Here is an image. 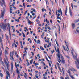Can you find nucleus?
<instances>
[{
    "mask_svg": "<svg viewBox=\"0 0 79 79\" xmlns=\"http://www.w3.org/2000/svg\"><path fill=\"white\" fill-rule=\"evenodd\" d=\"M6 26L7 27L8 30H9L10 31L11 28V27H10V23H8L7 24H6Z\"/></svg>",
    "mask_w": 79,
    "mask_h": 79,
    "instance_id": "nucleus-7",
    "label": "nucleus"
},
{
    "mask_svg": "<svg viewBox=\"0 0 79 79\" xmlns=\"http://www.w3.org/2000/svg\"><path fill=\"white\" fill-rule=\"evenodd\" d=\"M21 48H23H23H24V47H23V45H21Z\"/></svg>",
    "mask_w": 79,
    "mask_h": 79,
    "instance_id": "nucleus-46",
    "label": "nucleus"
},
{
    "mask_svg": "<svg viewBox=\"0 0 79 79\" xmlns=\"http://www.w3.org/2000/svg\"><path fill=\"white\" fill-rule=\"evenodd\" d=\"M69 13L70 15L71 16H72V12H71V9H69Z\"/></svg>",
    "mask_w": 79,
    "mask_h": 79,
    "instance_id": "nucleus-23",
    "label": "nucleus"
},
{
    "mask_svg": "<svg viewBox=\"0 0 79 79\" xmlns=\"http://www.w3.org/2000/svg\"><path fill=\"white\" fill-rule=\"evenodd\" d=\"M76 31L77 32H78V33H79V30H78L77 29H76Z\"/></svg>",
    "mask_w": 79,
    "mask_h": 79,
    "instance_id": "nucleus-55",
    "label": "nucleus"
},
{
    "mask_svg": "<svg viewBox=\"0 0 79 79\" xmlns=\"http://www.w3.org/2000/svg\"><path fill=\"white\" fill-rule=\"evenodd\" d=\"M15 21H17V22H19V19H16L15 20Z\"/></svg>",
    "mask_w": 79,
    "mask_h": 79,
    "instance_id": "nucleus-32",
    "label": "nucleus"
},
{
    "mask_svg": "<svg viewBox=\"0 0 79 79\" xmlns=\"http://www.w3.org/2000/svg\"><path fill=\"white\" fill-rule=\"evenodd\" d=\"M24 76L25 79L27 78V75L26 74V73H25L24 74Z\"/></svg>",
    "mask_w": 79,
    "mask_h": 79,
    "instance_id": "nucleus-15",
    "label": "nucleus"
},
{
    "mask_svg": "<svg viewBox=\"0 0 79 79\" xmlns=\"http://www.w3.org/2000/svg\"><path fill=\"white\" fill-rule=\"evenodd\" d=\"M0 76L1 77H3V75L2 73H0Z\"/></svg>",
    "mask_w": 79,
    "mask_h": 79,
    "instance_id": "nucleus-33",
    "label": "nucleus"
},
{
    "mask_svg": "<svg viewBox=\"0 0 79 79\" xmlns=\"http://www.w3.org/2000/svg\"><path fill=\"white\" fill-rule=\"evenodd\" d=\"M70 76L72 78V79H75L74 78V77H73V76L72 75H70Z\"/></svg>",
    "mask_w": 79,
    "mask_h": 79,
    "instance_id": "nucleus-27",
    "label": "nucleus"
},
{
    "mask_svg": "<svg viewBox=\"0 0 79 79\" xmlns=\"http://www.w3.org/2000/svg\"><path fill=\"white\" fill-rule=\"evenodd\" d=\"M27 53V52H26V50H25V51L23 52V53Z\"/></svg>",
    "mask_w": 79,
    "mask_h": 79,
    "instance_id": "nucleus-50",
    "label": "nucleus"
},
{
    "mask_svg": "<svg viewBox=\"0 0 79 79\" xmlns=\"http://www.w3.org/2000/svg\"><path fill=\"white\" fill-rule=\"evenodd\" d=\"M27 11H28L27 10L25 11V13H24V15H26V13H27Z\"/></svg>",
    "mask_w": 79,
    "mask_h": 79,
    "instance_id": "nucleus-53",
    "label": "nucleus"
},
{
    "mask_svg": "<svg viewBox=\"0 0 79 79\" xmlns=\"http://www.w3.org/2000/svg\"><path fill=\"white\" fill-rule=\"evenodd\" d=\"M15 53V51L10 52V58L11 60H13L14 61V58H13V54Z\"/></svg>",
    "mask_w": 79,
    "mask_h": 79,
    "instance_id": "nucleus-2",
    "label": "nucleus"
},
{
    "mask_svg": "<svg viewBox=\"0 0 79 79\" xmlns=\"http://www.w3.org/2000/svg\"><path fill=\"white\" fill-rule=\"evenodd\" d=\"M27 65L29 66V62H27Z\"/></svg>",
    "mask_w": 79,
    "mask_h": 79,
    "instance_id": "nucleus-48",
    "label": "nucleus"
},
{
    "mask_svg": "<svg viewBox=\"0 0 79 79\" xmlns=\"http://www.w3.org/2000/svg\"><path fill=\"white\" fill-rule=\"evenodd\" d=\"M15 2H13V4H12V6H14V5H15Z\"/></svg>",
    "mask_w": 79,
    "mask_h": 79,
    "instance_id": "nucleus-56",
    "label": "nucleus"
},
{
    "mask_svg": "<svg viewBox=\"0 0 79 79\" xmlns=\"http://www.w3.org/2000/svg\"><path fill=\"white\" fill-rule=\"evenodd\" d=\"M58 67V68H59V70H60V71L61 72V73H62V71H61V69L60 68V67Z\"/></svg>",
    "mask_w": 79,
    "mask_h": 79,
    "instance_id": "nucleus-39",
    "label": "nucleus"
},
{
    "mask_svg": "<svg viewBox=\"0 0 79 79\" xmlns=\"http://www.w3.org/2000/svg\"><path fill=\"white\" fill-rule=\"evenodd\" d=\"M5 57L6 58H4L5 63H9V62L8 61V57L6 55H5Z\"/></svg>",
    "mask_w": 79,
    "mask_h": 79,
    "instance_id": "nucleus-5",
    "label": "nucleus"
},
{
    "mask_svg": "<svg viewBox=\"0 0 79 79\" xmlns=\"http://www.w3.org/2000/svg\"><path fill=\"white\" fill-rule=\"evenodd\" d=\"M49 66H50V67H51V66H52V65H51V64L50 63H49Z\"/></svg>",
    "mask_w": 79,
    "mask_h": 79,
    "instance_id": "nucleus-61",
    "label": "nucleus"
},
{
    "mask_svg": "<svg viewBox=\"0 0 79 79\" xmlns=\"http://www.w3.org/2000/svg\"><path fill=\"white\" fill-rule=\"evenodd\" d=\"M3 55V53H2V51H0V57L2 56V55Z\"/></svg>",
    "mask_w": 79,
    "mask_h": 79,
    "instance_id": "nucleus-24",
    "label": "nucleus"
},
{
    "mask_svg": "<svg viewBox=\"0 0 79 79\" xmlns=\"http://www.w3.org/2000/svg\"><path fill=\"white\" fill-rule=\"evenodd\" d=\"M40 49L42 50H44V49L43 48V47H42V46H40Z\"/></svg>",
    "mask_w": 79,
    "mask_h": 79,
    "instance_id": "nucleus-25",
    "label": "nucleus"
},
{
    "mask_svg": "<svg viewBox=\"0 0 79 79\" xmlns=\"http://www.w3.org/2000/svg\"><path fill=\"white\" fill-rule=\"evenodd\" d=\"M15 71L13 73V77H15Z\"/></svg>",
    "mask_w": 79,
    "mask_h": 79,
    "instance_id": "nucleus-34",
    "label": "nucleus"
},
{
    "mask_svg": "<svg viewBox=\"0 0 79 79\" xmlns=\"http://www.w3.org/2000/svg\"><path fill=\"white\" fill-rule=\"evenodd\" d=\"M47 23L48 24V25H49V24H50V23L49 22V21L48 20L47 21Z\"/></svg>",
    "mask_w": 79,
    "mask_h": 79,
    "instance_id": "nucleus-42",
    "label": "nucleus"
},
{
    "mask_svg": "<svg viewBox=\"0 0 79 79\" xmlns=\"http://www.w3.org/2000/svg\"><path fill=\"white\" fill-rule=\"evenodd\" d=\"M19 13H20V12H19V10H18V14H19Z\"/></svg>",
    "mask_w": 79,
    "mask_h": 79,
    "instance_id": "nucleus-64",
    "label": "nucleus"
},
{
    "mask_svg": "<svg viewBox=\"0 0 79 79\" xmlns=\"http://www.w3.org/2000/svg\"><path fill=\"white\" fill-rule=\"evenodd\" d=\"M2 25H0L1 27H2L3 30L5 31L6 30V25L5 24H3V22L1 23Z\"/></svg>",
    "mask_w": 79,
    "mask_h": 79,
    "instance_id": "nucleus-3",
    "label": "nucleus"
},
{
    "mask_svg": "<svg viewBox=\"0 0 79 79\" xmlns=\"http://www.w3.org/2000/svg\"><path fill=\"white\" fill-rule=\"evenodd\" d=\"M31 7V5H27V7L28 8V7Z\"/></svg>",
    "mask_w": 79,
    "mask_h": 79,
    "instance_id": "nucleus-40",
    "label": "nucleus"
},
{
    "mask_svg": "<svg viewBox=\"0 0 79 79\" xmlns=\"http://www.w3.org/2000/svg\"><path fill=\"white\" fill-rule=\"evenodd\" d=\"M43 79H47V77H44L43 78Z\"/></svg>",
    "mask_w": 79,
    "mask_h": 79,
    "instance_id": "nucleus-57",
    "label": "nucleus"
},
{
    "mask_svg": "<svg viewBox=\"0 0 79 79\" xmlns=\"http://www.w3.org/2000/svg\"><path fill=\"white\" fill-rule=\"evenodd\" d=\"M24 50H28V48L27 47H26L24 48Z\"/></svg>",
    "mask_w": 79,
    "mask_h": 79,
    "instance_id": "nucleus-44",
    "label": "nucleus"
},
{
    "mask_svg": "<svg viewBox=\"0 0 79 79\" xmlns=\"http://www.w3.org/2000/svg\"><path fill=\"white\" fill-rule=\"evenodd\" d=\"M47 28H48V29L49 30H51V28H50V27L48 26L47 27Z\"/></svg>",
    "mask_w": 79,
    "mask_h": 79,
    "instance_id": "nucleus-38",
    "label": "nucleus"
},
{
    "mask_svg": "<svg viewBox=\"0 0 79 79\" xmlns=\"http://www.w3.org/2000/svg\"><path fill=\"white\" fill-rule=\"evenodd\" d=\"M5 64H6V66H7V69L8 70V69H9L8 68H9V66H10L9 65V63H5Z\"/></svg>",
    "mask_w": 79,
    "mask_h": 79,
    "instance_id": "nucleus-14",
    "label": "nucleus"
},
{
    "mask_svg": "<svg viewBox=\"0 0 79 79\" xmlns=\"http://www.w3.org/2000/svg\"><path fill=\"white\" fill-rule=\"evenodd\" d=\"M71 53H72V55H73V56H74V54L73 53V52L72 51H71Z\"/></svg>",
    "mask_w": 79,
    "mask_h": 79,
    "instance_id": "nucleus-51",
    "label": "nucleus"
},
{
    "mask_svg": "<svg viewBox=\"0 0 79 79\" xmlns=\"http://www.w3.org/2000/svg\"><path fill=\"white\" fill-rule=\"evenodd\" d=\"M65 56H66V58H68V59H69V58H70V57H69L68 56L65 55Z\"/></svg>",
    "mask_w": 79,
    "mask_h": 79,
    "instance_id": "nucleus-36",
    "label": "nucleus"
},
{
    "mask_svg": "<svg viewBox=\"0 0 79 79\" xmlns=\"http://www.w3.org/2000/svg\"><path fill=\"white\" fill-rule=\"evenodd\" d=\"M62 71L63 72H64V68L62 67Z\"/></svg>",
    "mask_w": 79,
    "mask_h": 79,
    "instance_id": "nucleus-37",
    "label": "nucleus"
},
{
    "mask_svg": "<svg viewBox=\"0 0 79 79\" xmlns=\"http://www.w3.org/2000/svg\"><path fill=\"white\" fill-rule=\"evenodd\" d=\"M61 58L62 59V61L63 63H65V61L64 60V59L63 58V56H62V55L61 54L60 55Z\"/></svg>",
    "mask_w": 79,
    "mask_h": 79,
    "instance_id": "nucleus-10",
    "label": "nucleus"
},
{
    "mask_svg": "<svg viewBox=\"0 0 79 79\" xmlns=\"http://www.w3.org/2000/svg\"><path fill=\"white\" fill-rule=\"evenodd\" d=\"M16 73H17V74H19V71L18 70V69L16 70Z\"/></svg>",
    "mask_w": 79,
    "mask_h": 79,
    "instance_id": "nucleus-21",
    "label": "nucleus"
},
{
    "mask_svg": "<svg viewBox=\"0 0 79 79\" xmlns=\"http://www.w3.org/2000/svg\"><path fill=\"white\" fill-rule=\"evenodd\" d=\"M56 63H57V64L58 65V67H59V66H60V64H59V63L57 62Z\"/></svg>",
    "mask_w": 79,
    "mask_h": 79,
    "instance_id": "nucleus-52",
    "label": "nucleus"
},
{
    "mask_svg": "<svg viewBox=\"0 0 79 79\" xmlns=\"http://www.w3.org/2000/svg\"><path fill=\"white\" fill-rule=\"evenodd\" d=\"M23 6H24V8H25V3H23Z\"/></svg>",
    "mask_w": 79,
    "mask_h": 79,
    "instance_id": "nucleus-54",
    "label": "nucleus"
},
{
    "mask_svg": "<svg viewBox=\"0 0 79 79\" xmlns=\"http://www.w3.org/2000/svg\"><path fill=\"white\" fill-rule=\"evenodd\" d=\"M23 37H25V34H24V33H23Z\"/></svg>",
    "mask_w": 79,
    "mask_h": 79,
    "instance_id": "nucleus-60",
    "label": "nucleus"
},
{
    "mask_svg": "<svg viewBox=\"0 0 79 79\" xmlns=\"http://www.w3.org/2000/svg\"><path fill=\"white\" fill-rule=\"evenodd\" d=\"M37 44H40V41L39 40H38L37 41Z\"/></svg>",
    "mask_w": 79,
    "mask_h": 79,
    "instance_id": "nucleus-28",
    "label": "nucleus"
},
{
    "mask_svg": "<svg viewBox=\"0 0 79 79\" xmlns=\"http://www.w3.org/2000/svg\"><path fill=\"white\" fill-rule=\"evenodd\" d=\"M0 42H2V37H0Z\"/></svg>",
    "mask_w": 79,
    "mask_h": 79,
    "instance_id": "nucleus-49",
    "label": "nucleus"
},
{
    "mask_svg": "<svg viewBox=\"0 0 79 79\" xmlns=\"http://www.w3.org/2000/svg\"><path fill=\"white\" fill-rule=\"evenodd\" d=\"M9 32V35H10V36H11V33H10V30H8Z\"/></svg>",
    "mask_w": 79,
    "mask_h": 79,
    "instance_id": "nucleus-45",
    "label": "nucleus"
},
{
    "mask_svg": "<svg viewBox=\"0 0 79 79\" xmlns=\"http://www.w3.org/2000/svg\"><path fill=\"white\" fill-rule=\"evenodd\" d=\"M5 55H8V52H7V51H6V50H5Z\"/></svg>",
    "mask_w": 79,
    "mask_h": 79,
    "instance_id": "nucleus-17",
    "label": "nucleus"
},
{
    "mask_svg": "<svg viewBox=\"0 0 79 79\" xmlns=\"http://www.w3.org/2000/svg\"><path fill=\"white\" fill-rule=\"evenodd\" d=\"M57 19H59L60 20V21L61 20V17H59L58 16H57Z\"/></svg>",
    "mask_w": 79,
    "mask_h": 79,
    "instance_id": "nucleus-22",
    "label": "nucleus"
},
{
    "mask_svg": "<svg viewBox=\"0 0 79 79\" xmlns=\"http://www.w3.org/2000/svg\"><path fill=\"white\" fill-rule=\"evenodd\" d=\"M6 20H7V19H5L4 21V23H5V22H6Z\"/></svg>",
    "mask_w": 79,
    "mask_h": 79,
    "instance_id": "nucleus-47",
    "label": "nucleus"
},
{
    "mask_svg": "<svg viewBox=\"0 0 79 79\" xmlns=\"http://www.w3.org/2000/svg\"><path fill=\"white\" fill-rule=\"evenodd\" d=\"M54 48H55V50L56 51V52H58V54H57V56L58 58H59V59L60 61H61V59H60V51L59 50V48H58V47L57 48V50L56 48V47H55Z\"/></svg>",
    "mask_w": 79,
    "mask_h": 79,
    "instance_id": "nucleus-1",
    "label": "nucleus"
},
{
    "mask_svg": "<svg viewBox=\"0 0 79 79\" xmlns=\"http://www.w3.org/2000/svg\"><path fill=\"white\" fill-rule=\"evenodd\" d=\"M51 54H53V53L55 52V51H54V50L53 49L52 50H51Z\"/></svg>",
    "mask_w": 79,
    "mask_h": 79,
    "instance_id": "nucleus-19",
    "label": "nucleus"
},
{
    "mask_svg": "<svg viewBox=\"0 0 79 79\" xmlns=\"http://www.w3.org/2000/svg\"><path fill=\"white\" fill-rule=\"evenodd\" d=\"M31 10H32L34 12H35V10L34 9L32 8L31 9Z\"/></svg>",
    "mask_w": 79,
    "mask_h": 79,
    "instance_id": "nucleus-29",
    "label": "nucleus"
},
{
    "mask_svg": "<svg viewBox=\"0 0 79 79\" xmlns=\"http://www.w3.org/2000/svg\"><path fill=\"white\" fill-rule=\"evenodd\" d=\"M26 55H27L26 53L24 54H23V56H26Z\"/></svg>",
    "mask_w": 79,
    "mask_h": 79,
    "instance_id": "nucleus-62",
    "label": "nucleus"
},
{
    "mask_svg": "<svg viewBox=\"0 0 79 79\" xmlns=\"http://www.w3.org/2000/svg\"><path fill=\"white\" fill-rule=\"evenodd\" d=\"M46 58L48 62H50V61H49V60H48V59L47 58V57H46Z\"/></svg>",
    "mask_w": 79,
    "mask_h": 79,
    "instance_id": "nucleus-43",
    "label": "nucleus"
},
{
    "mask_svg": "<svg viewBox=\"0 0 79 79\" xmlns=\"http://www.w3.org/2000/svg\"><path fill=\"white\" fill-rule=\"evenodd\" d=\"M33 61V59H32L30 61V63L31 64H32V62Z\"/></svg>",
    "mask_w": 79,
    "mask_h": 79,
    "instance_id": "nucleus-30",
    "label": "nucleus"
},
{
    "mask_svg": "<svg viewBox=\"0 0 79 79\" xmlns=\"http://www.w3.org/2000/svg\"><path fill=\"white\" fill-rule=\"evenodd\" d=\"M5 36H6V38L7 39V40H8V35H6V34H5Z\"/></svg>",
    "mask_w": 79,
    "mask_h": 79,
    "instance_id": "nucleus-26",
    "label": "nucleus"
},
{
    "mask_svg": "<svg viewBox=\"0 0 79 79\" xmlns=\"http://www.w3.org/2000/svg\"><path fill=\"white\" fill-rule=\"evenodd\" d=\"M6 74H7V75L6 77V79H8V77H10V73L8 71H6Z\"/></svg>",
    "mask_w": 79,
    "mask_h": 79,
    "instance_id": "nucleus-9",
    "label": "nucleus"
},
{
    "mask_svg": "<svg viewBox=\"0 0 79 79\" xmlns=\"http://www.w3.org/2000/svg\"><path fill=\"white\" fill-rule=\"evenodd\" d=\"M15 55H17V51H16L15 52Z\"/></svg>",
    "mask_w": 79,
    "mask_h": 79,
    "instance_id": "nucleus-58",
    "label": "nucleus"
},
{
    "mask_svg": "<svg viewBox=\"0 0 79 79\" xmlns=\"http://www.w3.org/2000/svg\"><path fill=\"white\" fill-rule=\"evenodd\" d=\"M67 73H69L70 76L71 75V71H69V70L68 71Z\"/></svg>",
    "mask_w": 79,
    "mask_h": 79,
    "instance_id": "nucleus-18",
    "label": "nucleus"
},
{
    "mask_svg": "<svg viewBox=\"0 0 79 79\" xmlns=\"http://www.w3.org/2000/svg\"><path fill=\"white\" fill-rule=\"evenodd\" d=\"M0 0V3H1V5L2 6H3V5L5 6V2L4 1V0Z\"/></svg>",
    "mask_w": 79,
    "mask_h": 79,
    "instance_id": "nucleus-4",
    "label": "nucleus"
},
{
    "mask_svg": "<svg viewBox=\"0 0 79 79\" xmlns=\"http://www.w3.org/2000/svg\"><path fill=\"white\" fill-rule=\"evenodd\" d=\"M51 2H52V5H53L54 4H53V1H52Z\"/></svg>",
    "mask_w": 79,
    "mask_h": 79,
    "instance_id": "nucleus-59",
    "label": "nucleus"
},
{
    "mask_svg": "<svg viewBox=\"0 0 79 79\" xmlns=\"http://www.w3.org/2000/svg\"><path fill=\"white\" fill-rule=\"evenodd\" d=\"M37 65H39V63H36L35 64V66H37Z\"/></svg>",
    "mask_w": 79,
    "mask_h": 79,
    "instance_id": "nucleus-35",
    "label": "nucleus"
},
{
    "mask_svg": "<svg viewBox=\"0 0 79 79\" xmlns=\"http://www.w3.org/2000/svg\"><path fill=\"white\" fill-rule=\"evenodd\" d=\"M75 64H76V67H77V68H78V69H79V64H77V62L75 61Z\"/></svg>",
    "mask_w": 79,
    "mask_h": 79,
    "instance_id": "nucleus-12",
    "label": "nucleus"
},
{
    "mask_svg": "<svg viewBox=\"0 0 79 79\" xmlns=\"http://www.w3.org/2000/svg\"><path fill=\"white\" fill-rule=\"evenodd\" d=\"M71 6L72 8V9L73 10L74 9V8H73V3H71Z\"/></svg>",
    "mask_w": 79,
    "mask_h": 79,
    "instance_id": "nucleus-41",
    "label": "nucleus"
},
{
    "mask_svg": "<svg viewBox=\"0 0 79 79\" xmlns=\"http://www.w3.org/2000/svg\"><path fill=\"white\" fill-rule=\"evenodd\" d=\"M28 22L29 23V24H32V23H33L32 22H31V21H30V20H29L28 19Z\"/></svg>",
    "mask_w": 79,
    "mask_h": 79,
    "instance_id": "nucleus-20",
    "label": "nucleus"
},
{
    "mask_svg": "<svg viewBox=\"0 0 79 79\" xmlns=\"http://www.w3.org/2000/svg\"><path fill=\"white\" fill-rule=\"evenodd\" d=\"M51 74H53V71L52 69H51Z\"/></svg>",
    "mask_w": 79,
    "mask_h": 79,
    "instance_id": "nucleus-63",
    "label": "nucleus"
},
{
    "mask_svg": "<svg viewBox=\"0 0 79 79\" xmlns=\"http://www.w3.org/2000/svg\"><path fill=\"white\" fill-rule=\"evenodd\" d=\"M59 26V28H58V32H59V34H60V25H58Z\"/></svg>",
    "mask_w": 79,
    "mask_h": 79,
    "instance_id": "nucleus-16",
    "label": "nucleus"
},
{
    "mask_svg": "<svg viewBox=\"0 0 79 79\" xmlns=\"http://www.w3.org/2000/svg\"><path fill=\"white\" fill-rule=\"evenodd\" d=\"M70 70L71 71H76V70L74 68H73V67H71V68L70 69Z\"/></svg>",
    "mask_w": 79,
    "mask_h": 79,
    "instance_id": "nucleus-11",
    "label": "nucleus"
},
{
    "mask_svg": "<svg viewBox=\"0 0 79 79\" xmlns=\"http://www.w3.org/2000/svg\"><path fill=\"white\" fill-rule=\"evenodd\" d=\"M58 12H59V13H61V10H58Z\"/></svg>",
    "mask_w": 79,
    "mask_h": 79,
    "instance_id": "nucleus-31",
    "label": "nucleus"
},
{
    "mask_svg": "<svg viewBox=\"0 0 79 79\" xmlns=\"http://www.w3.org/2000/svg\"><path fill=\"white\" fill-rule=\"evenodd\" d=\"M75 23H72V29H74V27H75Z\"/></svg>",
    "mask_w": 79,
    "mask_h": 79,
    "instance_id": "nucleus-13",
    "label": "nucleus"
},
{
    "mask_svg": "<svg viewBox=\"0 0 79 79\" xmlns=\"http://www.w3.org/2000/svg\"><path fill=\"white\" fill-rule=\"evenodd\" d=\"M11 74H13V63H11Z\"/></svg>",
    "mask_w": 79,
    "mask_h": 79,
    "instance_id": "nucleus-8",
    "label": "nucleus"
},
{
    "mask_svg": "<svg viewBox=\"0 0 79 79\" xmlns=\"http://www.w3.org/2000/svg\"><path fill=\"white\" fill-rule=\"evenodd\" d=\"M5 13V9H3V10H1V17H3L4 16V14Z\"/></svg>",
    "mask_w": 79,
    "mask_h": 79,
    "instance_id": "nucleus-6",
    "label": "nucleus"
}]
</instances>
